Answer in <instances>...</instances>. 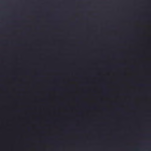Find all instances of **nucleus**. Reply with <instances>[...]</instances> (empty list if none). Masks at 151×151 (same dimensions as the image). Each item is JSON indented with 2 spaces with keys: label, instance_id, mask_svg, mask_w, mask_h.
<instances>
[{
  "label": "nucleus",
  "instance_id": "nucleus-1",
  "mask_svg": "<svg viewBox=\"0 0 151 151\" xmlns=\"http://www.w3.org/2000/svg\"><path fill=\"white\" fill-rule=\"evenodd\" d=\"M139 86H144V84H139Z\"/></svg>",
  "mask_w": 151,
  "mask_h": 151
}]
</instances>
